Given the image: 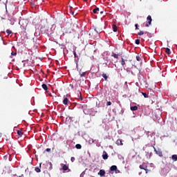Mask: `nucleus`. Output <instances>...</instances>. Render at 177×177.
Wrapping results in <instances>:
<instances>
[{
  "instance_id": "obj_1",
  "label": "nucleus",
  "mask_w": 177,
  "mask_h": 177,
  "mask_svg": "<svg viewBox=\"0 0 177 177\" xmlns=\"http://www.w3.org/2000/svg\"><path fill=\"white\" fill-rule=\"evenodd\" d=\"M147 23L145 24V27H149V26L151 24V21H153V19H151V15H149L147 17Z\"/></svg>"
},
{
  "instance_id": "obj_2",
  "label": "nucleus",
  "mask_w": 177,
  "mask_h": 177,
  "mask_svg": "<svg viewBox=\"0 0 177 177\" xmlns=\"http://www.w3.org/2000/svg\"><path fill=\"white\" fill-rule=\"evenodd\" d=\"M154 149V151L156 153V154L158 156H159V157H162V151H161V150H158L156 149V147H153Z\"/></svg>"
},
{
  "instance_id": "obj_3",
  "label": "nucleus",
  "mask_w": 177,
  "mask_h": 177,
  "mask_svg": "<svg viewBox=\"0 0 177 177\" xmlns=\"http://www.w3.org/2000/svg\"><path fill=\"white\" fill-rule=\"evenodd\" d=\"M94 30L97 32V34H100V32H102V27H100V26H96Z\"/></svg>"
},
{
  "instance_id": "obj_4",
  "label": "nucleus",
  "mask_w": 177,
  "mask_h": 177,
  "mask_svg": "<svg viewBox=\"0 0 177 177\" xmlns=\"http://www.w3.org/2000/svg\"><path fill=\"white\" fill-rule=\"evenodd\" d=\"M140 169H144V171H145L146 174H147V166L145 165H140Z\"/></svg>"
},
{
  "instance_id": "obj_5",
  "label": "nucleus",
  "mask_w": 177,
  "mask_h": 177,
  "mask_svg": "<svg viewBox=\"0 0 177 177\" xmlns=\"http://www.w3.org/2000/svg\"><path fill=\"white\" fill-rule=\"evenodd\" d=\"M98 175H100V176H106V171L104 169H100L98 172Z\"/></svg>"
},
{
  "instance_id": "obj_6",
  "label": "nucleus",
  "mask_w": 177,
  "mask_h": 177,
  "mask_svg": "<svg viewBox=\"0 0 177 177\" xmlns=\"http://www.w3.org/2000/svg\"><path fill=\"white\" fill-rule=\"evenodd\" d=\"M102 158L103 160H107V158H109V154H107V152H106V151H103Z\"/></svg>"
},
{
  "instance_id": "obj_7",
  "label": "nucleus",
  "mask_w": 177,
  "mask_h": 177,
  "mask_svg": "<svg viewBox=\"0 0 177 177\" xmlns=\"http://www.w3.org/2000/svg\"><path fill=\"white\" fill-rule=\"evenodd\" d=\"M68 103H70L68 98H64L63 100V104H65L66 106H68Z\"/></svg>"
},
{
  "instance_id": "obj_8",
  "label": "nucleus",
  "mask_w": 177,
  "mask_h": 177,
  "mask_svg": "<svg viewBox=\"0 0 177 177\" xmlns=\"http://www.w3.org/2000/svg\"><path fill=\"white\" fill-rule=\"evenodd\" d=\"M99 12H100V9L99 8H95L93 10V13H94L95 15H98Z\"/></svg>"
},
{
  "instance_id": "obj_9",
  "label": "nucleus",
  "mask_w": 177,
  "mask_h": 177,
  "mask_svg": "<svg viewBox=\"0 0 177 177\" xmlns=\"http://www.w3.org/2000/svg\"><path fill=\"white\" fill-rule=\"evenodd\" d=\"M41 165H42V163H40L39 167H35V171L37 173L41 172Z\"/></svg>"
},
{
  "instance_id": "obj_10",
  "label": "nucleus",
  "mask_w": 177,
  "mask_h": 177,
  "mask_svg": "<svg viewBox=\"0 0 177 177\" xmlns=\"http://www.w3.org/2000/svg\"><path fill=\"white\" fill-rule=\"evenodd\" d=\"M116 145H118V146H122V140L120 139L117 140Z\"/></svg>"
},
{
  "instance_id": "obj_11",
  "label": "nucleus",
  "mask_w": 177,
  "mask_h": 177,
  "mask_svg": "<svg viewBox=\"0 0 177 177\" xmlns=\"http://www.w3.org/2000/svg\"><path fill=\"white\" fill-rule=\"evenodd\" d=\"M110 171H111L112 172L114 171H117V167L115 165H112L110 167Z\"/></svg>"
},
{
  "instance_id": "obj_12",
  "label": "nucleus",
  "mask_w": 177,
  "mask_h": 177,
  "mask_svg": "<svg viewBox=\"0 0 177 177\" xmlns=\"http://www.w3.org/2000/svg\"><path fill=\"white\" fill-rule=\"evenodd\" d=\"M62 169L63 171H67L68 169V166H67L66 165H63Z\"/></svg>"
},
{
  "instance_id": "obj_13",
  "label": "nucleus",
  "mask_w": 177,
  "mask_h": 177,
  "mask_svg": "<svg viewBox=\"0 0 177 177\" xmlns=\"http://www.w3.org/2000/svg\"><path fill=\"white\" fill-rule=\"evenodd\" d=\"M117 30H118L117 25H113V30L114 31V32H117Z\"/></svg>"
},
{
  "instance_id": "obj_14",
  "label": "nucleus",
  "mask_w": 177,
  "mask_h": 177,
  "mask_svg": "<svg viewBox=\"0 0 177 177\" xmlns=\"http://www.w3.org/2000/svg\"><path fill=\"white\" fill-rule=\"evenodd\" d=\"M41 86L44 91H48V86L46 84H43Z\"/></svg>"
},
{
  "instance_id": "obj_15",
  "label": "nucleus",
  "mask_w": 177,
  "mask_h": 177,
  "mask_svg": "<svg viewBox=\"0 0 177 177\" xmlns=\"http://www.w3.org/2000/svg\"><path fill=\"white\" fill-rule=\"evenodd\" d=\"M130 109H131V111H136V110H138V107L136 106H131Z\"/></svg>"
},
{
  "instance_id": "obj_16",
  "label": "nucleus",
  "mask_w": 177,
  "mask_h": 177,
  "mask_svg": "<svg viewBox=\"0 0 177 177\" xmlns=\"http://www.w3.org/2000/svg\"><path fill=\"white\" fill-rule=\"evenodd\" d=\"M167 55H171V50L169 48H167L165 50Z\"/></svg>"
},
{
  "instance_id": "obj_17",
  "label": "nucleus",
  "mask_w": 177,
  "mask_h": 177,
  "mask_svg": "<svg viewBox=\"0 0 177 177\" xmlns=\"http://www.w3.org/2000/svg\"><path fill=\"white\" fill-rule=\"evenodd\" d=\"M171 159L173 161H177V155H172Z\"/></svg>"
},
{
  "instance_id": "obj_18",
  "label": "nucleus",
  "mask_w": 177,
  "mask_h": 177,
  "mask_svg": "<svg viewBox=\"0 0 177 177\" xmlns=\"http://www.w3.org/2000/svg\"><path fill=\"white\" fill-rule=\"evenodd\" d=\"M112 56L115 57V59H118V56H120L119 54H115L114 53H112Z\"/></svg>"
},
{
  "instance_id": "obj_19",
  "label": "nucleus",
  "mask_w": 177,
  "mask_h": 177,
  "mask_svg": "<svg viewBox=\"0 0 177 177\" xmlns=\"http://www.w3.org/2000/svg\"><path fill=\"white\" fill-rule=\"evenodd\" d=\"M17 134L19 135V136H23L24 133L21 130H18Z\"/></svg>"
},
{
  "instance_id": "obj_20",
  "label": "nucleus",
  "mask_w": 177,
  "mask_h": 177,
  "mask_svg": "<svg viewBox=\"0 0 177 177\" xmlns=\"http://www.w3.org/2000/svg\"><path fill=\"white\" fill-rule=\"evenodd\" d=\"M102 75L103 78H104L105 81H107V79L109 78V77H107V75H106L105 73H103Z\"/></svg>"
},
{
  "instance_id": "obj_21",
  "label": "nucleus",
  "mask_w": 177,
  "mask_h": 177,
  "mask_svg": "<svg viewBox=\"0 0 177 177\" xmlns=\"http://www.w3.org/2000/svg\"><path fill=\"white\" fill-rule=\"evenodd\" d=\"M75 147H76V149H80L82 148V146L81 145H80V144H77V145H75Z\"/></svg>"
},
{
  "instance_id": "obj_22",
  "label": "nucleus",
  "mask_w": 177,
  "mask_h": 177,
  "mask_svg": "<svg viewBox=\"0 0 177 177\" xmlns=\"http://www.w3.org/2000/svg\"><path fill=\"white\" fill-rule=\"evenodd\" d=\"M70 13L72 14V16H77V13L74 12V11H73V10H70Z\"/></svg>"
},
{
  "instance_id": "obj_23",
  "label": "nucleus",
  "mask_w": 177,
  "mask_h": 177,
  "mask_svg": "<svg viewBox=\"0 0 177 177\" xmlns=\"http://www.w3.org/2000/svg\"><path fill=\"white\" fill-rule=\"evenodd\" d=\"M6 32H7V34H8V35H10V34H12V30H9V29H7V30H6Z\"/></svg>"
},
{
  "instance_id": "obj_24",
  "label": "nucleus",
  "mask_w": 177,
  "mask_h": 177,
  "mask_svg": "<svg viewBox=\"0 0 177 177\" xmlns=\"http://www.w3.org/2000/svg\"><path fill=\"white\" fill-rule=\"evenodd\" d=\"M121 64L122 66H125V60L122 57Z\"/></svg>"
},
{
  "instance_id": "obj_25",
  "label": "nucleus",
  "mask_w": 177,
  "mask_h": 177,
  "mask_svg": "<svg viewBox=\"0 0 177 177\" xmlns=\"http://www.w3.org/2000/svg\"><path fill=\"white\" fill-rule=\"evenodd\" d=\"M48 31H49V29L45 30V32L47 34V35H50V34H52V33L51 32L49 33V32H48Z\"/></svg>"
},
{
  "instance_id": "obj_26",
  "label": "nucleus",
  "mask_w": 177,
  "mask_h": 177,
  "mask_svg": "<svg viewBox=\"0 0 177 177\" xmlns=\"http://www.w3.org/2000/svg\"><path fill=\"white\" fill-rule=\"evenodd\" d=\"M136 45H139V44H140V40L139 39H136Z\"/></svg>"
},
{
  "instance_id": "obj_27",
  "label": "nucleus",
  "mask_w": 177,
  "mask_h": 177,
  "mask_svg": "<svg viewBox=\"0 0 177 177\" xmlns=\"http://www.w3.org/2000/svg\"><path fill=\"white\" fill-rule=\"evenodd\" d=\"M85 75H86V72H83L80 74V77H85Z\"/></svg>"
},
{
  "instance_id": "obj_28",
  "label": "nucleus",
  "mask_w": 177,
  "mask_h": 177,
  "mask_svg": "<svg viewBox=\"0 0 177 177\" xmlns=\"http://www.w3.org/2000/svg\"><path fill=\"white\" fill-rule=\"evenodd\" d=\"M144 97H149V95L146 93H142Z\"/></svg>"
},
{
  "instance_id": "obj_29",
  "label": "nucleus",
  "mask_w": 177,
  "mask_h": 177,
  "mask_svg": "<svg viewBox=\"0 0 177 177\" xmlns=\"http://www.w3.org/2000/svg\"><path fill=\"white\" fill-rule=\"evenodd\" d=\"M143 34H145V32H143V31H140V32L138 33V35H143Z\"/></svg>"
},
{
  "instance_id": "obj_30",
  "label": "nucleus",
  "mask_w": 177,
  "mask_h": 177,
  "mask_svg": "<svg viewBox=\"0 0 177 177\" xmlns=\"http://www.w3.org/2000/svg\"><path fill=\"white\" fill-rule=\"evenodd\" d=\"M136 60L137 62H140V57H139V55L136 56Z\"/></svg>"
},
{
  "instance_id": "obj_31",
  "label": "nucleus",
  "mask_w": 177,
  "mask_h": 177,
  "mask_svg": "<svg viewBox=\"0 0 177 177\" xmlns=\"http://www.w3.org/2000/svg\"><path fill=\"white\" fill-rule=\"evenodd\" d=\"M71 161L72 162H74L75 161V158L71 157Z\"/></svg>"
},
{
  "instance_id": "obj_32",
  "label": "nucleus",
  "mask_w": 177,
  "mask_h": 177,
  "mask_svg": "<svg viewBox=\"0 0 177 177\" xmlns=\"http://www.w3.org/2000/svg\"><path fill=\"white\" fill-rule=\"evenodd\" d=\"M48 165H50V170L53 169V167H52V162H49Z\"/></svg>"
},
{
  "instance_id": "obj_33",
  "label": "nucleus",
  "mask_w": 177,
  "mask_h": 177,
  "mask_svg": "<svg viewBox=\"0 0 177 177\" xmlns=\"http://www.w3.org/2000/svg\"><path fill=\"white\" fill-rule=\"evenodd\" d=\"M124 85L126 86V89H128V82H124Z\"/></svg>"
},
{
  "instance_id": "obj_34",
  "label": "nucleus",
  "mask_w": 177,
  "mask_h": 177,
  "mask_svg": "<svg viewBox=\"0 0 177 177\" xmlns=\"http://www.w3.org/2000/svg\"><path fill=\"white\" fill-rule=\"evenodd\" d=\"M11 55H12V56H16V55H17V53H15V52H12L11 53Z\"/></svg>"
},
{
  "instance_id": "obj_35",
  "label": "nucleus",
  "mask_w": 177,
  "mask_h": 177,
  "mask_svg": "<svg viewBox=\"0 0 177 177\" xmlns=\"http://www.w3.org/2000/svg\"><path fill=\"white\" fill-rule=\"evenodd\" d=\"M79 95H80V97L81 100H82L83 98H82V95L81 94V92H79Z\"/></svg>"
},
{
  "instance_id": "obj_36",
  "label": "nucleus",
  "mask_w": 177,
  "mask_h": 177,
  "mask_svg": "<svg viewBox=\"0 0 177 177\" xmlns=\"http://www.w3.org/2000/svg\"><path fill=\"white\" fill-rule=\"evenodd\" d=\"M135 27H136V30H139V26H138V24H136L135 25Z\"/></svg>"
},
{
  "instance_id": "obj_37",
  "label": "nucleus",
  "mask_w": 177,
  "mask_h": 177,
  "mask_svg": "<svg viewBox=\"0 0 177 177\" xmlns=\"http://www.w3.org/2000/svg\"><path fill=\"white\" fill-rule=\"evenodd\" d=\"M107 106H111V102H110V101H109L108 102H107V104H106Z\"/></svg>"
},
{
  "instance_id": "obj_38",
  "label": "nucleus",
  "mask_w": 177,
  "mask_h": 177,
  "mask_svg": "<svg viewBox=\"0 0 177 177\" xmlns=\"http://www.w3.org/2000/svg\"><path fill=\"white\" fill-rule=\"evenodd\" d=\"M46 151H47L49 153V152H50L51 149H50V148H47V149H46Z\"/></svg>"
},
{
  "instance_id": "obj_39",
  "label": "nucleus",
  "mask_w": 177,
  "mask_h": 177,
  "mask_svg": "<svg viewBox=\"0 0 177 177\" xmlns=\"http://www.w3.org/2000/svg\"><path fill=\"white\" fill-rule=\"evenodd\" d=\"M73 55H74L75 57H77V53L75 51L73 52Z\"/></svg>"
},
{
  "instance_id": "obj_40",
  "label": "nucleus",
  "mask_w": 177,
  "mask_h": 177,
  "mask_svg": "<svg viewBox=\"0 0 177 177\" xmlns=\"http://www.w3.org/2000/svg\"><path fill=\"white\" fill-rule=\"evenodd\" d=\"M100 15H103V10L100 11Z\"/></svg>"
},
{
  "instance_id": "obj_41",
  "label": "nucleus",
  "mask_w": 177,
  "mask_h": 177,
  "mask_svg": "<svg viewBox=\"0 0 177 177\" xmlns=\"http://www.w3.org/2000/svg\"><path fill=\"white\" fill-rule=\"evenodd\" d=\"M19 177H24V174H21V176H19Z\"/></svg>"
},
{
  "instance_id": "obj_42",
  "label": "nucleus",
  "mask_w": 177,
  "mask_h": 177,
  "mask_svg": "<svg viewBox=\"0 0 177 177\" xmlns=\"http://www.w3.org/2000/svg\"><path fill=\"white\" fill-rule=\"evenodd\" d=\"M71 88H72V89H73V88H74V86H73V85H72V86H71Z\"/></svg>"
},
{
  "instance_id": "obj_43",
  "label": "nucleus",
  "mask_w": 177,
  "mask_h": 177,
  "mask_svg": "<svg viewBox=\"0 0 177 177\" xmlns=\"http://www.w3.org/2000/svg\"><path fill=\"white\" fill-rule=\"evenodd\" d=\"M71 9L73 10V7L70 6V10H71Z\"/></svg>"
}]
</instances>
